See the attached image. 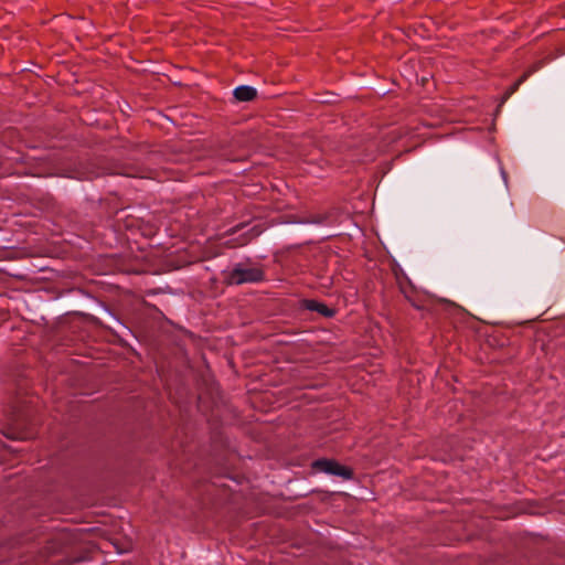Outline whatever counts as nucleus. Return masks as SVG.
<instances>
[{
  "label": "nucleus",
  "mask_w": 565,
  "mask_h": 565,
  "mask_svg": "<svg viewBox=\"0 0 565 565\" xmlns=\"http://www.w3.org/2000/svg\"><path fill=\"white\" fill-rule=\"evenodd\" d=\"M312 468L332 476L341 477L344 480L353 478L354 473L350 467L339 463L334 459H318L312 462Z\"/></svg>",
  "instance_id": "2"
},
{
  "label": "nucleus",
  "mask_w": 565,
  "mask_h": 565,
  "mask_svg": "<svg viewBox=\"0 0 565 565\" xmlns=\"http://www.w3.org/2000/svg\"><path fill=\"white\" fill-rule=\"evenodd\" d=\"M224 279L227 285L253 284L263 281L265 273L260 267H247L244 264H237L226 273Z\"/></svg>",
  "instance_id": "1"
},
{
  "label": "nucleus",
  "mask_w": 565,
  "mask_h": 565,
  "mask_svg": "<svg viewBox=\"0 0 565 565\" xmlns=\"http://www.w3.org/2000/svg\"><path fill=\"white\" fill-rule=\"evenodd\" d=\"M248 243V238L246 236H242L241 242L238 243L239 246H243Z\"/></svg>",
  "instance_id": "7"
},
{
  "label": "nucleus",
  "mask_w": 565,
  "mask_h": 565,
  "mask_svg": "<svg viewBox=\"0 0 565 565\" xmlns=\"http://www.w3.org/2000/svg\"><path fill=\"white\" fill-rule=\"evenodd\" d=\"M233 94L238 102H250L256 98L257 90L252 86L242 85L236 87Z\"/></svg>",
  "instance_id": "3"
},
{
  "label": "nucleus",
  "mask_w": 565,
  "mask_h": 565,
  "mask_svg": "<svg viewBox=\"0 0 565 565\" xmlns=\"http://www.w3.org/2000/svg\"><path fill=\"white\" fill-rule=\"evenodd\" d=\"M308 308L310 310L321 313L324 317H332L334 315V311L332 309H330L327 305H324L322 302L315 301V300H311L309 302Z\"/></svg>",
  "instance_id": "4"
},
{
  "label": "nucleus",
  "mask_w": 565,
  "mask_h": 565,
  "mask_svg": "<svg viewBox=\"0 0 565 565\" xmlns=\"http://www.w3.org/2000/svg\"><path fill=\"white\" fill-rule=\"evenodd\" d=\"M402 292L404 294L405 298L411 302V305L416 308V309H422L423 307L418 303V301L416 300V298L414 297V291L413 290H406V289H402Z\"/></svg>",
  "instance_id": "5"
},
{
  "label": "nucleus",
  "mask_w": 565,
  "mask_h": 565,
  "mask_svg": "<svg viewBox=\"0 0 565 565\" xmlns=\"http://www.w3.org/2000/svg\"><path fill=\"white\" fill-rule=\"evenodd\" d=\"M527 73L523 74L507 92L505 94V98H508L509 96H511L514 92H516V89L519 88V86L525 81V78L527 77Z\"/></svg>",
  "instance_id": "6"
}]
</instances>
